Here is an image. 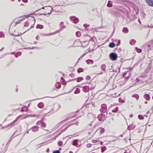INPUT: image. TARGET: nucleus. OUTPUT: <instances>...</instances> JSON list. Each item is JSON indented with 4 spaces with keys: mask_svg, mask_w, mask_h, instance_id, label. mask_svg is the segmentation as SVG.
Returning <instances> with one entry per match:
<instances>
[{
    "mask_svg": "<svg viewBox=\"0 0 153 153\" xmlns=\"http://www.w3.org/2000/svg\"><path fill=\"white\" fill-rule=\"evenodd\" d=\"M118 57L117 54L115 52H112L109 54V58L111 60L114 61L116 60Z\"/></svg>",
    "mask_w": 153,
    "mask_h": 153,
    "instance_id": "nucleus-1",
    "label": "nucleus"
},
{
    "mask_svg": "<svg viewBox=\"0 0 153 153\" xmlns=\"http://www.w3.org/2000/svg\"><path fill=\"white\" fill-rule=\"evenodd\" d=\"M100 111L102 113H105L106 112V114H108L107 112V107L106 105L105 104H103L101 105V108Z\"/></svg>",
    "mask_w": 153,
    "mask_h": 153,
    "instance_id": "nucleus-2",
    "label": "nucleus"
},
{
    "mask_svg": "<svg viewBox=\"0 0 153 153\" xmlns=\"http://www.w3.org/2000/svg\"><path fill=\"white\" fill-rule=\"evenodd\" d=\"M73 144L77 147H79L81 145V142L79 140L76 139L73 141Z\"/></svg>",
    "mask_w": 153,
    "mask_h": 153,
    "instance_id": "nucleus-3",
    "label": "nucleus"
},
{
    "mask_svg": "<svg viewBox=\"0 0 153 153\" xmlns=\"http://www.w3.org/2000/svg\"><path fill=\"white\" fill-rule=\"evenodd\" d=\"M70 19L74 23H76L79 21V19L77 18H76L75 16L71 17Z\"/></svg>",
    "mask_w": 153,
    "mask_h": 153,
    "instance_id": "nucleus-4",
    "label": "nucleus"
},
{
    "mask_svg": "<svg viewBox=\"0 0 153 153\" xmlns=\"http://www.w3.org/2000/svg\"><path fill=\"white\" fill-rule=\"evenodd\" d=\"M89 90V87L88 86H85L83 87L82 91L85 92H87Z\"/></svg>",
    "mask_w": 153,
    "mask_h": 153,
    "instance_id": "nucleus-5",
    "label": "nucleus"
},
{
    "mask_svg": "<svg viewBox=\"0 0 153 153\" xmlns=\"http://www.w3.org/2000/svg\"><path fill=\"white\" fill-rule=\"evenodd\" d=\"M105 116L102 114H100L98 115L97 116V118L98 120L100 121L103 120V118Z\"/></svg>",
    "mask_w": 153,
    "mask_h": 153,
    "instance_id": "nucleus-6",
    "label": "nucleus"
},
{
    "mask_svg": "<svg viewBox=\"0 0 153 153\" xmlns=\"http://www.w3.org/2000/svg\"><path fill=\"white\" fill-rule=\"evenodd\" d=\"M146 1L149 6L153 7V0H146Z\"/></svg>",
    "mask_w": 153,
    "mask_h": 153,
    "instance_id": "nucleus-7",
    "label": "nucleus"
},
{
    "mask_svg": "<svg viewBox=\"0 0 153 153\" xmlns=\"http://www.w3.org/2000/svg\"><path fill=\"white\" fill-rule=\"evenodd\" d=\"M33 132H36L38 131L39 127L37 126H35L31 128Z\"/></svg>",
    "mask_w": 153,
    "mask_h": 153,
    "instance_id": "nucleus-8",
    "label": "nucleus"
},
{
    "mask_svg": "<svg viewBox=\"0 0 153 153\" xmlns=\"http://www.w3.org/2000/svg\"><path fill=\"white\" fill-rule=\"evenodd\" d=\"M88 44V41H83L82 43V45L84 47H86Z\"/></svg>",
    "mask_w": 153,
    "mask_h": 153,
    "instance_id": "nucleus-9",
    "label": "nucleus"
},
{
    "mask_svg": "<svg viewBox=\"0 0 153 153\" xmlns=\"http://www.w3.org/2000/svg\"><path fill=\"white\" fill-rule=\"evenodd\" d=\"M122 31L125 33H127L128 32V30L127 27H124Z\"/></svg>",
    "mask_w": 153,
    "mask_h": 153,
    "instance_id": "nucleus-10",
    "label": "nucleus"
},
{
    "mask_svg": "<svg viewBox=\"0 0 153 153\" xmlns=\"http://www.w3.org/2000/svg\"><path fill=\"white\" fill-rule=\"evenodd\" d=\"M21 117V116H18L17 118L12 123H11L10 124H9L8 126H9L12 125L13 124V123H14L15 122H17L19 120V118L20 117Z\"/></svg>",
    "mask_w": 153,
    "mask_h": 153,
    "instance_id": "nucleus-11",
    "label": "nucleus"
},
{
    "mask_svg": "<svg viewBox=\"0 0 153 153\" xmlns=\"http://www.w3.org/2000/svg\"><path fill=\"white\" fill-rule=\"evenodd\" d=\"M144 98L147 100H150V97L149 94H146L144 95Z\"/></svg>",
    "mask_w": 153,
    "mask_h": 153,
    "instance_id": "nucleus-12",
    "label": "nucleus"
},
{
    "mask_svg": "<svg viewBox=\"0 0 153 153\" xmlns=\"http://www.w3.org/2000/svg\"><path fill=\"white\" fill-rule=\"evenodd\" d=\"M55 86L56 88H59L61 87V84L59 82H57L55 85Z\"/></svg>",
    "mask_w": 153,
    "mask_h": 153,
    "instance_id": "nucleus-13",
    "label": "nucleus"
},
{
    "mask_svg": "<svg viewBox=\"0 0 153 153\" xmlns=\"http://www.w3.org/2000/svg\"><path fill=\"white\" fill-rule=\"evenodd\" d=\"M88 64H92L94 63V61L92 60L88 59L86 60Z\"/></svg>",
    "mask_w": 153,
    "mask_h": 153,
    "instance_id": "nucleus-14",
    "label": "nucleus"
},
{
    "mask_svg": "<svg viewBox=\"0 0 153 153\" xmlns=\"http://www.w3.org/2000/svg\"><path fill=\"white\" fill-rule=\"evenodd\" d=\"M59 31V30H57V31H56V32H54L53 33H49L46 34L45 35V36H49L51 35H53L57 33H58Z\"/></svg>",
    "mask_w": 153,
    "mask_h": 153,
    "instance_id": "nucleus-15",
    "label": "nucleus"
},
{
    "mask_svg": "<svg viewBox=\"0 0 153 153\" xmlns=\"http://www.w3.org/2000/svg\"><path fill=\"white\" fill-rule=\"evenodd\" d=\"M115 45V44L114 42H111L109 45V47L110 48H114Z\"/></svg>",
    "mask_w": 153,
    "mask_h": 153,
    "instance_id": "nucleus-16",
    "label": "nucleus"
},
{
    "mask_svg": "<svg viewBox=\"0 0 153 153\" xmlns=\"http://www.w3.org/2000/svg\"><path fill=\"white\" fill-rule=\"evenodd\" d=\"M132 97H134L136 98L137 100H138L139 98V96L137 94H135L133 95Z\"/></svg>",
    "mask_w": 153,
    "mask_h": 153,
    "instance_id": "nucleus-17",
    "label": "nucleus"
},
{
    "mask_svg": "<svg viewBox=\"0 0 153 153\" xmlns=\"http://www.w3.org/2000/svg\"><path fill=\"white\" fill-rule=\"evenodd\" d=\"M136 41L134 39L131 40L129 42L130 45H134L136 43Z\"/></svg>",
    "mask_w": 153,
    "mask_h": 153,
    "instance_id": "nucleus-18",
    "label": "nucleus"
},
{
    "mask_svg": "<svg viewBox=\"0 0 153 153\" xmlns=\"http://www.w3.org/2000/svg\"><path fill=\"white\" fill-rule=\"evenodd\" d=\"M108 7H111L112 6V2L111 1H109L107 4Z\"/></svg>",
    "mask_w": 153,
    "mask_h": 153,
    "instance_id": "nucleus-19",
    "label": "nucleus"
},
{
    "mask_svg": "<svg viewBox=\"0 0 153 153\" xmlns=\"http://www.w3.org/2000/svg\"><path fill=\"white\" fill-rule=\"evenodd\" d=\"M43 26L42 25L38 24L36 26V28L40 29H42L43 28Z\"/></svg>",
    "mask_w": 153,
    "mask_h": 153,
    "instance_id": "nucleus-20",
    "label": "nucleus"
},
{
    "mask_svg": "<svg viewBox=\"0 0 153 153\" xmlns=\"http://www.w3.org/2000/svg\"><path fill=\"white\" fill-rule=\"evenodd\" d=\"M106 68V65L105 64H102L101 66V69L102 71H104Z\"/></svg>",
    "mask_w": 153,
    "mask_h": 153,
    "instance_id": "nucleus-21",
    "label": "nucleus"
},
{
    "mask_svg": "<svg viewBox=\"0 0 153 153\" xmlns=\"http://www.w3.org/2000/svg\"><path fill=\"white\" fill-rule=\"evenodd\" d=\"M22 54L21 52H18L15 54V56L16 57H18L19 56H20Z\"/></svg>",
    "mask_w": 153,
    "mask_h": 153,
    "instance_id": "nucleus-22",
    "label": "nucleus"
},
{
    "mask_svg": "<svg viewBox=\"0 0 153 153\" xmlns=\"http://www.w3.org/2000/svg\"><path fill=\"white\" fill-rule=\"evenodd\" d=\"M38 106L39 107L42 108L43 107V104L42 102L39 103L38 105Z\"/></svg>",
    "mask_w": 153,
    "mask_h": 153,
    "instance_id": "nucleus-23",
    "label": "nucleus"
},
{
    "mask_svg": "<svg viewBox=\"0 0 153 153\" xmlns=\"http://www.w3.org/2000/svg\"><path fill=\"white\" fill-rule=\"evenodd\" d=\"M118 107H116L114 108L112 110V111L114 113L117 112L118 111Z\"/></svg>",
    "mask_w": 153,
    "mask_h": 153,
    "instance_id": "nucleus-24",
    "label": "nucleus"
},
{
    "mask_svg": "<svg viewBox=\"0 0 153 153\" xmlns=\"http://www.w3.org/2000/svg\"><path fill=\"white\" fill-rule=\"evenodd\" d=\"M100 133L102 134L104 133L105 131V129L104 128H100Z\"/></svg>",
    "mask_w": 153,
    "mask_h": 153,
    "instance_id": "nucleus-25",
    "label": "nucleus"
},
{
    "mask_svg": "<svg viewBox=\"0 0 153 153\" xmlns=\"http://www.w3.org/2000/svg\"><path fill=\"white\" fill-rule=\"evenodd\" d=\"M80 92V90L79 88H77L76 91H74V93L75 94H77L79 93Z\"/></svg>",
    "mask_w": 153,
    "mask_h": 153,
    "instance_id": "nucleus-26",
    "label": "nucleus"
},
{
    "mask_svg": "<svg viewBox=\"0 0 153 153\" xmlns=\"http://www.w3.org/2000/svg\"><path fill=\"white\" fill-rule=\"evenodd\" d=\"M130 126L131 129V130H133L136 127L135 125L133 124L130 125Z\"/></svg>",
    "mask_w": 153,
    "mask_h": 153,
    "instance_id": "nucleus-27",
    "label": "nucleus"
},
{
    "mask_svg": "<svg viewBox=\"0 0 153 153\" xmlns=\"http://www.w3.org/2000/svg\"><path fill=\"white\" fill-rule=\"evenodd\" d=\"M148 46L149 47H153V40L150 42Z\"/></svg>",
    "mask_w": 153,
    "mask_h": 153,
    "instance_id": "nucleus-28",
    "label": "nucleus"
},
{
    "mask_svg": "<svg viewBox=\"0 0 153 153\" xmlns=\"http://www.w3.org/2000/svg\"><path fill=\"white\" fill-rule=\"evenodd\" d=\"M76 35L77 36L79 37L81 35V33L79 31H77L76 32Z\"/></svg>",
    "mask_w": 153,
    "mask_h": 153,
    "instance_id": "nucleus-29",
    "label": "nucleus"
},
{
    "mask_svg": "<svg viewBox=\"0 0 153 153\" xmlns=\"http://www.w3.org/2000/svg\"><path fill=\"white\" fill-rule=\"evenodd\" d=\"M83 79V78L82 77H78L77 79V82H80V81L82 80Z\"/></svg>",
    "mask_w": 153,
    "mask_h": 153,
    "instance_id": "nucleus-30",
    "label": "nucleus"
},
{
    "mask_svg": "<svg viewBox=\"0 0 153 153\" xmlns=\"http://www.w3.org/2000/svg\"><path fill=\"white\" fill-rule=\"evenodd\" d=\"M77 71L78 73H80L81 72H83V69L82 68H79L78 69Z\"/></svg>",
    "mask_w": 153,
    "mask_h": 153,
    "instance_id": "nucleus-31",
    "label": "nucleus"
},
{
    "mask_svg": "<svg viewBox=\"0 0 153 153\" xmlns=\"http://www.w3.org/2000/svg\"><path fill=\"white\" fill-rule=\"evenodd\" d=\"M92 85V86L91 87L92 89L94 88L95 87V83L94 82H90L89 84V85Z\"/></svg>",
    "mask_w": 153,
    "mask_h": 153,
    "instance_id": "nucleus-32",
    "label": "nucleus"
},
{
    "mask_svg": "<svg viewBox=\"0 0 153 153\" xmlns=\"http://www.w3.org/2000/svg\"><path fill=\"white\" fill-rule=\"evenodd\" d=\"M4 35L2 32H0V38H4Z\"/></svg>",
    "mask_w": 153,
    "mask_h": 153,
    "instance_id": "nucleus-33",
    "label": "nucleus"
},
{
    "mask_svg": "<svg viewBox=\"0 0 153 153\" xmlns=\"http://www.w3.org/2000/svg\"><path fill=\"white\" fill-rule=\"evenodd\" d=\"M135 49L137 51L138 53H141L142 51V50L141 49H139L137 47H136Z\"/></svg>",
    "mask_w": 153,
    "mask_h": 153,
    "instance_id": "nucleus-34",
    "label": "nucleus"
},
{
    "mask_svg": "<svg viewBox=\"0 0 153 153\" xmlns=\"http://www.w3.org/2000/svg\"><path fill=\"white\" fill-rule=\"evenodd\" d=\"M119 101L120 102L124 103L125 100L122 99L121 98H120L119 99Z\"/></svg>",
    "mask_w": 153,
    "mask_h": 153,
    "instance_id": "nucleus-35",
    "label": "nucleus"
},
{
    "mask_svg": "<svg viewBox=\"0 0 153 153\" xmlns=\"http://www.w3.org/2000/svg\"><path fill=\"white\" fill-rule=\"evenodd\" d=\"M25 17H27V16L26 15H25V16H22L20 18V19H19L18 20H21V22L24 19V18Z\"/></svg>",
    "mask_w": 153,
    "mask_h": 153,
    "instance_id": "nucleus-36",
    "label": "nucleus"
},
{
    "mask_svg": "<svg viewBox=\"0 0 153 153\" xmlns=\"http://www.w3.org/2000/svg\"><path fill=\"white\" fill-rule=\"evenodd\" d=\"M11 35L12 36H19L20 35H21V34H22V33L21 34H13V33H10Z\"/></svg>",
    "mask_w": 153,
    "mask_h": 153,
    "instance_id": "nucleus-37",
    "label": "nucleus"
},
{
    "mask_svg": "<svg viewBox=\"0 0 153 153\" xmlns=\"http://www.w3.org/2000/svg\"><path fill=\"white\" fill-rule=\"evenodd\" d=\"M138 117L140 120H142L144 118L143 116L142 115H139L138 116Z\"/></svg>",
    "mask_w": 153,
    "mask_h": 153,
    "instance_id": "nucleus-38",
    "label": "nucleus"
},
{
    "mask_svg": "<svg viewBox=\"0 0 153 153\" xmlns=\"http://www.w3.org/2000/svg\"><path fill=\"white\" fill-rule=\"evenodd\" d=\"M29 23L27 22H25L24 24V27H27L29 25Z\"/></svg>",
    "mask_w": 153,
    "mask_h": 153,
    "instance_id": "nucleus-39",
    "label": "nucleus"
},
{
    "mask_svg": "<svg viewBox=\"0 0 153 153\" xmlns=\"http://www.w3.org/2000/svg\"><path fill=\"white\" fill-rule=\"evenodd\" d=\"M36 48H37V47H33L32 48H30V47H29V48H25L24 49H35Z\"/></svg>",
    "mask_w": 153,
    "mask_h": 153,
    "instance_id": "nucleus-40",
    "label": "nucleus"
},
{
    "mask_svg": "<svg viewBox=\"0 0 153 153\" xmlns=\"http://www.w3.org/2000/svg\"><path fill=\"white\" fill-rule=\"evenodd\" d=\"M91 79V77L89 76H87L86 77V79L87 80H89Z\"/></svg>",
    "mask_w": 153,
    "mask_h": 153,
    "instance_id": "nucleus-41",
    "label": "nucleus"
},
{
    "mask_svg": "<svg viewBox=\"0 0 153 153\" xmlns=\"http://www.w3.org/2000/svg\"><path fill=\"white\" fill-rule=\"evenodd\" d=\"M63 143L61 141H59L58 142V145L59 146H61L62 144Z\"/></svg>",
    "mask_w": 153,
    "mask_h": 153,
    "instance_id": "nucleus-42",
    "label": "nucleus"
},
{
    "mask_svg": "<svg viewBox=\"0 0 153 153\" xmlns=\"http://www.w3.org/2000/svg\"><path fill=\"white\" fill-rule=\"evenodd\" d=\"M92 142L93 143H96L98 142V141L96 140H92Z\"/></svg>",
    "mask_w": 153,
    "mask_h": 153,
    "instance_id": "nucleus-43",
    "label": "nucleus"
},
{
    "mask_svg": "<svg viewBox=\"0 0 153 153\" xmlns=\"http://www.w3.org/2000/svg\"><path fill=\"white\" fill-rule=\"evenodd\" d=\"M20 22H21V20H18L16 22L15 25H16L19 24Z\"/></svg>",
    "mask_w": 153,
    "mask_h": 153,
    "instance_id": "nucleus-44",
    "label": "nucleus"
},
{
    "mask_svg": "<svg viewBox=\"0 0 153 153\" xmlns=\"http://www.w3.org/2000/svg\"><path fill=\"white\" fill-rule=\"evenodd\" d=\"M65 27H65V25H62V26L60 28V30H62L63 29L65 28Z\"/></svg>",
    "mask_w": 153,
    "mask_h": 153,
    "instance_id": "nucleus-45",
    "label": "nucleus"
},
{
    "mask_svg": "<svg viewBox=\"0 0 153 153\" xmlns=\"http://www.w3.org/2000/svg\"><path fill=\"white\" fill-rule=\"evenodd\" d=\"M41 126L43 127H45L46 126V125L44 123H42L41 125Z\"/></svg>",
    "mask_w": 153,
    "mask_h": 153,
    "instance_id": "nucleus-46",
    "label": "nucleus"
},
{
    "mask_svg": "<svg viewBox=\"0 0 153 153\" xmlns=\"http://www.w3.org/2000/svg\"><path fill=\"white\" fill-rule=\"evenodd\" d=\"M91 144H88L87 145V148H90L91 147Z\"/></svg>",
    "mask_w": 153,
    "mask_h": 153,
    "instance_id": "nucleus-47",
    "label": "nucleus"
},
{
    "mask_svg": "<svg viewBox=\"0 0 153 153\" xmlns=\"http://www.w3.org/2000/svg\"><path fill=\"white\" fill-rule=\"evenodd\" d=\"M52 7L51 6H45V7H42V8H40V9H38L37 10H40V9H45V8L46 7Z\"/></svg>",
    "mask_w": 153,
    "mask_h": 153,
    "instance_id": "nucleus-48",
    "label": "nucleus"
},
{
    "mask_svg": "<svg viewBox=\"0 0 153 153\" xmlns=\"http://www.w3.org/2000/svg\"><path fill=\"white\" fill-rule=\"evenodd\" d=\"M53 153H60L59 150H57L53 152Z\"/></svg>",
    "mask_w": 153,
    "mask_h": 153,
    "instance_id": "nucleus-49",
    "label": "nucleus"
},
{
    "mask_svg": "<svg viewBox=\"0 0 153 153\" xmlns=\"http://www.w3.org/2000/svg\"><path fill=\"white\" fill-rule=\"evenodd\" d=\"M105 150V148H101V151L102 152H103Z\"/></svg>",
    "mask_w": 153,
    "mask_h": 153,
    "instance_id": "nucleus-50",
    "label": "nucleus"
},
{
    "mask_svg": "<svg viewBox=\"0 0 153 153\" xmlns=\"http://www.w3.org/2000/svg\"><path fill=\"white\" fill-rule=\"evenodd\" d=\"M119 8H121V7H117V6H115V8L116 9H117L119 10Z\"/></svg>",
    "mask_w": 153,
    "mask_h": 153,
    "instance_id": "nucleus-51",
    "label": "nucleus"
},
{
    "mask_svg": "<svg viewBox=\"0 0 153 153\" xmlns=\"http://www.w3.org/2000/svg\"><path fill=\"white\" fill-rule=\"evenodd\" d=\"M127 129L128 130H131V128L130 125L128 127Z\"/></svg>",
    "mask_w": 153,
    "mask_h": 153,
    "instance_id": "nucleus-52",
    "label": "nucleus"
},
{
    "mask_svg": "<svg viewBox=\"0 0 153 153\" xmlns=\"http://www.w3.org/2000/svg\"><path fill=\"white\" fill-rule=\"evenodd\" d=\"M39 36H37L36 37V38L37 40H39Z\"/></svg>",
    "mask_w": 153,
    "mask_h": 153,
    "instance_id": "nucleus-53",
    "label": "nucleus"
},
{
    "mask_svg": "<svg viewBox=\"0 0 153 153\" xmlns=\"http://www.w3.org/2000/svg\"><path fill=\"white\" fill-rule=\"evenodd\" d=\"M69 126H67L64 129H63L64 131H65L66 130L68 129V127Z\"/></svg>",
    "mask_w": 153,
    "mask_h": 153,
    "instance_id": "nucleus-54",
    "label": "nucleus"
},
{
    "mask_svg": "<svg viewBox=\"0 0 153 153\" xmlns=\"http://www.w3.org/2000/svg\"><path fill=\"white\" fill-rule=\"evenodd\" d=\"M89 25H87L86 24H85L83 25L85 27H87V26H89Z\"/></svg>",
    "mask_w": 153,
    "mask_h": 153,
    "instance_id": "nucleus-55",
    "label": "nucleus"
},
{
    "mask_svg": "<svg viewBox=\"0 0 153 153\" xmlns=\"http://www.w3.org/2000/svg\"><path fill=\"white\" fill-rule=\"evenodd\" d=\"M22 1L25 3H27V2L28 1L27 0H22Z\"/></svg>",
    "mask_w": 153,
    "mask_h": 153,
    "instance_id": "nucleus-56",
    "label": "nucleus"
},
{
    "mask_svg": "<svg viewBox=\"0 0 153 153\" xmlns=\"http://www.w3.org/2000/svg\"><path fill=\"white\" fill-rule=\"evenodd\" d=\"M35 115H28V117H35Z\"/></svg>",
    "mask_w": 153,
    "mask_h": 153,
    "instance_id": "nucleus-57",
    "label": "nucleus"
},
{
    "mask_svg": "<svg viewBox=\"0 0 153 153\" xmlns=\"http://www.w3.org/2000/svg\"><path fill=\"white\" fill-rule=\"evenodd\" d=\"M145 75H143V74H142V75H141L140 76V77H141V78H144V77H145Z\"/></svg>",
    "mask_w": 153,
    "mask_h": 153,
    "instance_id": "nucleus-58",
    "label": "nucleus"
},
{
    "mask_svg": "<svg viewBox=\"0 0 153 153\" xmlns=\"http://www.w3.org/2000/svg\"><path fill=\"white\" fill-rule=\"evenodd\" d=\"M61 122L60 123H58L57 125H56L58 127L59 126H60L61 124Z\"/></svg>",
    "mask_w": 153,
    "mask_h": 153,
    "instance_id": "nucleus-59",
    "label": "nucleus"
},
{
    "mask_svg": "<svg viewBox=\"0 0 153 153\" xmlns=\"http://www.w3.org/2000/svg\"><path fill=\"white\" fill-rule=\"evenodd\" d=\"M63 24V22H60V26L61 27V26Z\"/></svg>",
    "mask_w": 153,
    "mask_h": 153,
    "instance_id": "nucleus-60",
    "label": "nucleus"
},
{
    "mask_svg": "<svg viewBox=\"0 0 153 153\" xmlns=\"http://www.w3.org/2000/svg\"><path fill=\"white\" fill-rule=\"evenodd\" d=\"M64 131V130L63 129H62V130L60 132V134H61V133H62V132H63L64 131Z\"/></svg>",
    "mask_w": 153,
    "mask_h": 153,
    "instance_id": "nucleus-61",
    "label": "nucleus"
},
{
    "mask_svg": "<svg viewBox=\"0 0 153 153\" xmlns=\"http://www.w3.org/2000/svg\"><path fill=\"white\" fill-rule=\"evenodd\" d=\"M136 80L137 82H139V79L137 78H136Z\"/></svg>",
    "mask_w": 153,
    "mask_h": 153,
    "instance_id": "nucleus-62",
    "label": "nucleus"
},
{
    "mask_svg": "<svg viewBox=\"0 0 153 153\" xmlns=\"http://www.w3.org/2000/svg\"><path fill=\"white\" fill-rule=\"evenodd\" d=\"M133 114H130L129 115V117H133Z\"/></svg>",
    "mask_w": 153,
    "mask_h": 153,
    "instance_id": "nucleus-63",
    "label": "nucleus"
},
{
    "mask_svg": "<svg viewBox=\"0 0 153 153\" xmlns=\"http://www.w3.org/2000/svg\"><path fill=\"white\" fill-rule=\"evenodd\" d=\"M21 111L23 112V111H24V109H23V108H22V109H21Z\"/></svg>",
    "mask_w": 153,
    "mask_h": 153,
    "instance_id": "nucleus-64",
    "label": "nucleus"
}]
</instances>
